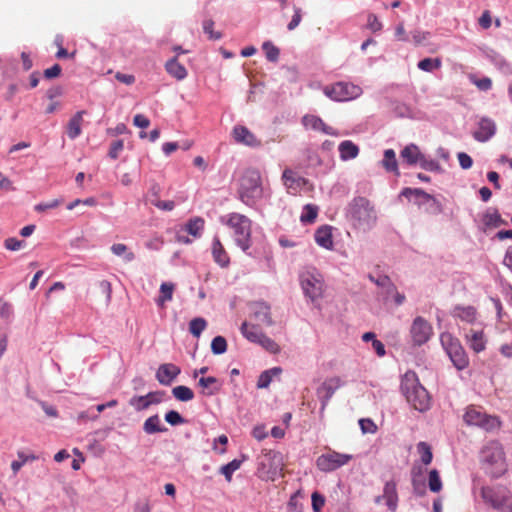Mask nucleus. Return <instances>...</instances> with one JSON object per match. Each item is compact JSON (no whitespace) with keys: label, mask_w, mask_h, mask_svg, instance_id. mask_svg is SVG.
Listing matches in <instances>:
<instances>
[{"label":"nucleus","mask_w":512,"mask_h":512,"mask_svg":"<svg viewBox=\"0 0 512 512\" xmlns=\"http://www.w3.org/2000/svg\"><path fill=\"white\" fill-rule=\"evenodd\" d=\"M198 385L202 388L201 393L205 396H212L220 390L219 381L213 376L201 377Z\"/></svg>","instance_id":"25"},{"label":"nucleus","mask_w":512,"mask_h":512,"mask_svg":"<svg viewBox=\"0 0 512 512\" xmlns=\"http://www.w3.org/2000/svg\"><path fill=\"white\" fill-rule=\"evenodd\" d=\"M61 66L59 64H54L52 67L44 70V77L46 79H52L60 76L61 74Z\"/></svg>","instance_id":"63"},{"label":"nucleus","mask_w":512,"mask_h":512,"mask_svg":"<svg viewBox=\"0 0 512 512\" xmlns=\"http://www.w3.org/2000/svg\"><path fill=\"white\" fill-rule=\"evenodd\" d=\"M481 497L485 503L491 505L494 509L501 511L510 497H506L498 490L492 487H483Z\"/></svg>","instance_id":"16"},{"label":"nucleus","mask_w":512,"mask_h":512,"mask_svg":"<svg viewBox=\"0 0 512 512\" xmlns=\"http://www.w3.org/2000/svg\"><path fill=\"white\" fill-rule=\"evenodd\" d=\"M4 246L8 250L17 251L24 246V242L12 237L5 240Z\"/></svg>","instance_id":"60"},{"label":"nucleus","mask_w":512,"mask_h":512,"mask_svg":"<svg viewBox=\"0 0 512 512\" xmlns=\"http://www.w3.org/2000/svg\"><path fill=\"white\" fill-rule=\"evenodd\" d=\"M316 243L326 249H331L333 246L332 232L329 226H322L315 232Z\"/></svg>","instance_id":"26"},{"label":"nucleus","mask_w":512,"mask_h":512,"mask_svg":"<svg viewBox=\"0 0 512 512\" xmlns=\"http://www.w3.org/2000/svg\"><path fill=\"white\" fill-rule=\"evenodd\" d=\"M352 458L353 456L350 454L329 451L328 453L320 455L316 459V466L320 471L332 472L348 464Z\"/></svg>","instance_id":"10"},{"label":"nucleus","mask_w":512,"mask_h":512,"mask_svg":"<svg viewBox=\"0 0 512 512\" xmlns=\"http://www.w3.org/2000/svg\"><path fill=\"white\" fill-rule=\"evenodd\" d=\"M457 157L461 168L466 170L472 167L473 160L467 153L460 152L458 153Z\"/></svg>","instance_id":"62"},{"label":"nucleus","mask_w":512,"mask_h":512,"mask_svg":"<svg viewBox=\"0 0 512 512\" xmlns=\"http://www.w3.org/2000/svg\"><path fill=\"white\" fill-rule=\"evenodd\" d=\"M165 420L172 426L185 423V419L175 410H170L165 414Z\"/></svg>","instance_id":"52"},{"label":"nucleus","mask_w":512,"mask_h":512,"mask_svg":"<svg viewBox=\"0 0 512 512\" xmlns=\"http://www.w3.org/2000/svg\"><path fill=\"white\" fill-rule=\"evenodd\" d=\"M440 341L453 365L458 370L465 369L469 364V359L459 340L452 334L444 332L440 336Z\"/></svg>","instance_id":"6"},{"label":"nucleus","mask_w":512,"mask_h":512,"mask_svg":"<svg viewBox=\"0 0 512 512\" xmlns=\"http://www.w3.org/2000/svg\"><path fill=\"white\" fill-rule=\"evenodd\" d=\"M281 459L282 457L279 452L273 450H265L263 451L259 466L268 472H276L282 466Z\"/></svg>","instance_id":"18"},{"label":"nucleus","mask_w":512,"mask_h":512,"mask_svg":"<svg viewBox=\"0 0 512 512\" xmlns=\"http://www.w3.org/2000/svg\"><path fill=\"white\" fill-rule=\"evenodd\" d=\"M165 69L171 77L178 81L185 79L188 75L187 69L179 63L177 56L166 62Z\"/></svg>","instance_id":"23"},{"label":"nucleus","mask_w":512,"mask_h":512,"mask_svg":"<svg viewBox=\"0 0 512 512\" xmlns=\"http://www.w3.org/2000/svg\"><path fill=\"white\" fill-rule=\"evenodd\" d=\"M419 453L421 454V461L428 465L431 463L433 455L430 446L425 442H420L417 446Z\"/></svg>","instance_id":"47"},{"label":"nucleus","mask_w":512,"mask_h":512,"mask_svg":"<svg viewBox=\"0 0 512 512\" xmlns=\"http://www.w3.org/2000/svg\"><path fill=\"white\" fill-rule=\"evenodd\" d=\"M318 208L315 205L307 204L304 207L300 220L302 223H313L317 217Z\"/></svg>","instance_id":"41"},{"label":"nucleus","mask_w":512,"mask_h":512,"mask_svg":"<svg viewBox=\"0 0 512 512\" xmlns=\"http://www.w3.org/2000/svg\"><path fill=\"white\" fill-rule=\"evenodd\" d=\"M402 195L405 197H409L410 195H415L416 197L422 198L425 201H429L432 199V196L426 193L424 190L420 188H405L402 191Z\"/></svg>","instance_id":"51"},{"label":"nucleus","mask_w":512,"mask_h":512,"mask_svg":"<svg viewBox=\"0 0 512 512\" xmlns=\"http://www.w3.org/2000/svg\"><path fill=\"white\" fill-rule=\"evenodd\" d=\"M301 20V9L298 7H294V15L292 16L291 21L287 25L288 30H294L300 24Z\"/></svg>","instance_id":"61"},{"label":"nucleus","mask_w":512,"mask_h":512,"mask_svg":"<svg viewBox=\"0 0 512 512\" xmlns=\"http://www.w3.org/2000/svg\"><path fill=\"white\" fill-rule=\"evenodd\" d=\"M174 288H175V286L172 283H162L160 286L161 295L159 298V302L163 303L165 301L171 300Z\"/></svg>","instance_id":"50"},{"label":"nucleus","mask_w":512,"mask_h":512,"mask_svg":"<svg viewBox=\"0 0 512 512\" xmlns=\"http://www.w3.org/2000/svg\"><path fill=\"white\" fill-rule=\"evenodd\" d=\"M160 192H161L160 185L158 183H152L148 190V193L146 195V200L151 205L154 206L157 203V201L160 200Z\"/></svg>","instance_id":"48"},{"label":"nucleus","mask_w":512,"mask_h":512,"mask_svg":"<svg viewBox=\"0 0 512 512\" xmlns=\"http://www.w3.org/2000/svg\"><path fill=\"white\" fill-rule=\"evenodd\" d=\"M383 167L389 172H395L399 174L396 155L394 150L387 149L384 152V158L382 160Z\"/></svg>","instance_id":"36"},{"label":"nucleus","mask_w":512,"mask_h":512,"mask_svg":"<svg viewBox=\"0 0 512 512\" xmlns=\"http://www.w3.org/2000/svg\"><path fill=\"white\" fill-rule=\"evenodd\" d=\"M85 111H78L67 124V135L70 139H75L81 134L83 115Z\"/></svg>","instance_id":"24"},{"label":"nucleus","mask_w":512,"mask_h":512,"mask_svg":"<svg viewBox=\"0 0 512 512\" xmlns=\"http://www.w3.org/2000/svg\"><path fill=\"white\" fill-rule=\"evenodd\" d=\"M283 185L287 189V192L292 195H297L306 186L312 189V185L308 179L298 175L295 171L290 168H286L282 173Z\"/></svg>","instance_id":"12"},{"label":"nucleus","mask_w":512,"mask_h":512,"mask_svg":"<svg viewBox=\"0 0 512 512\" xmlns=\"http://www.w3.org/2000/svg\"><path fill=\"white\" fill-rule=\"evenodd\" d=\"M410 333L414 344L420 346L430 339L433 330L429 322H413Z\"/></svg>","instance_id":"15"},{"label":"nucleus","mask_w":512,"mask_h":512,"mask_svg":"<svg viewBox=\"0 0 512 512\" xmlns=\"http://www.w3.org/2000/svg\"><path fill=\"white\" fill-rule=\"evenodd\" d=\"M172 395L179 401L188 402L193 400L194 392L187 386L179 385L172 389Z\"/></svg>","instance_id":"37"},{"label":"nucleus","mask_w":512,"mask_h":512,"mask_svg":"<svg viewBox=\"0 0 512 512\" xmlns=\"http://www.w3.org/2000/svg\"><path fill=\"white\" fill-rule=\"evenodd\" d=\"M324 94L333 101H349L357 98L362 90L359 86L347 82H337L333 85L325 86Z\"/></svg>","instance_id":"9"},{"label":"nucleus","mask_w":512,"mask_h":512,"mask_svg":"<svg viewBox=\"0 0 512 512\" xmlns=\"http://www.w3.org/2000/svg\"><path fill=\"white\" fill-rule=\"evenodd\" d=\"M123 148H124L123 140L113 141L110 145V149H109V153H108L109 157L112 159H117L119 156V153L123 150Z\"/></svg>","instance_id":"58"},{"label":"nucleus","mask_w":512,"mask_h":512,"mask_svg":"<svg viewBox=\"0 0 512 512\" xmlns=\"http://www.w3.org/2000/svg\"><path fill=\"white\" fill-rule=\"evenodd\" d=\"M232 135L234 140L239 144L249 147H258L261 145V141L245 126H235Z\"/></svg>","instance_id":"17"},{"label":"nucleus","mask_w":512,"mask_h":512,"mask_svg":"<svg viewBox=\"0 0 512 512\" xmlns=\"http://www.w3.org/2000/svg\"><path fill=\"white\" fill-rule=\"evenodd\" d=\"M401 391L407 402L417 411L426 412L431 407V397L413 371H407L401 380Z\"/></svg>","instance_id":"1"},{"label":"nucleus","mask_w":512,"mask_h":512,"mask_svg":"<svg viewBox=\"0 0 512 512\" xmlns=\"http://www.w3.org/2000/svg\"><path fill=\"white\" fill-rule=\"evenodd\" d=\"M227 226L233 230L236 244L246 251L251 246V220L239 213H230L226 221L222 219Z\"/></svg>","instance_id":"5"},{"label":"nucleus","mask_w":512,"mask_h":512,"mask_svg":"<svg viewBox=\"0 0 512 512\" xmlns=\"http://www.w3.org/2000/svg\"><path fill=\"white\" fill-rule=\"evenodd\" d=\"M241 333L250 342L259 344L264 349L271 353H278L280 348L279 345L267 337L260 329L259 325L253 322H242Z\"/></svg>","instance_id":"8"},{"label":"nucleus","mask_w":512,"mask_h":512,"mask_svg":"<svg viewBox=\"0 0 512 512\" xmlns=\"http://www.w3.org/2000/svg\"><path fill=\"white\" fill-rule=\"evenodd\" d=\"M422 153L418 146L410 144L401 151V158L408 165H415L422 159Z\"/></svg>","instance_id":"27"},{"label":"nucleus","mask_w":512,"mask_h":512,"mask_svg":"<svg viewBox=\"0 0 512 512\" xmlns=\"http://www.w3.org/2000/svg\"><path fill=\"white\" fill-rule=\"evenodd\" d=\"M181 373L179 366L173 363H164L156 371L157 381L164 386H170Z\"/></svg>","instance_id":"14"},{"label":"nucleus","mask_w":512,"mask_h":512,"mask_svg":"<svg viewBox=\"0 0 512 512\" xmlns=\"http://www.w3.org/2000/svg\"><path fill=\"white\" fill-rule=\"evenodd\" d=\"M160 423H161V421L157 414L150 416L149 418H147L145 420L144 425H143V430L147 434H154V433L166 431V428L161 427Z\"/></svg>","instance_id":"34"},{"label":"nucleus","mask_w":512,"mask_h":512,"mask_svg":"<svg viewBox=\"0 0 512 512\" xmlns=\"http://www.w3.org/2000/svg\"><path fill=\"white\" fill-rule=\"evenodd\" d=\"M369 279L382 289L389 288L394 290V284L386 275L379 276L378 278H374L372 275H369Z\"/></svg>","instance_id":"54"},{"label":"nucleus","mask_w":512,"mask_h":512,"mask_svg":"<svg viewBox=\"0 0 512 512\" xmlns=\"http://www.w3.org/2000/svg\"><path fill=\"white\" fill-rule=\"evenodd\" d=\"M349 215L353 225L362 230H370L376 223L377 215L370 201L365 197H356L349 205Z\"/></svg>","instance_id":"2"},{"label":"nucleus","mask_w":512,"mask_h":512,"mask_svg":"<svg viewBox=\"0 0 512 512\" xmlns=\"http://www.w3.org/2000/svg\"><path fill=\"white\" fill-rule=\"evenodd\" d=\"M468 78L480 91H488L492 88V80L489 77L478 78L475 74H470Z\"/></svg>","instance_id":"40"},{"label":"nucleus","mask_w":512,"mask_h":512,"mask_svg":"<svg viewBox=\"0 0 512 512\" xmlns=\"http://www.w3.org/2000/svg\"><path fill=\"white\" fill-rule=\"evenodd\" d=\"M359 425L363 433H375L377 426L371 419H360Z\"/></svg>","instance_id":"59"},{"label":"nucleus","mask_w":512,"mask_h":512,"mask_svg":"<svg viewBox=\"0 0 512 512\" xmlns=\"http://www.w3.org/2000/svg\"><path fill=\"white\" fill-rule=\"evenodd\" d=\"M242 461L234 459L231 462L221 467V474H223L227 481H231L233 473L241 466Z\"/></svg>","instance_id":"42"},{"label":"nucleus","mask_w":512,"mask_h":512,"mask_svg":"<svg viewBox=\"0 0 512 512\" xmlns=\"http://www.w3.org/2000/svg\"><path fill=\"white\" fill-rule=\"evenodd\" d=\"M367 28L371 30L372 32H378L382 29V23L379 21L378 17L373 14L369 13L367 16Z\"/></svg>","instance_id":"55"},{"label":"nucleus","mask_w":512,"mask_h":512,"mask_svg":"<svg viewBox=\"0 0 512 512\" xmlns=\"http://www.w3.org/2000/svg\"><path fill=\"white\" fill-rule=\"evenodd\" d=\"M466 338L470 344L471 349L476 353H479L485 349L486 340L482 331H471L470 334L466 335Z\"/></svg>","instance_id":"31"},{"label":"nucleus","mask_w":512,"mask_h":512,"mask_svg":"<svg viewBox=\"0 0 512 512\" xmlns=\"http://www.w3.org/2000/svg\"><path fill=\"white\" fill-rule=\"evenodd\" d=\"M262 49L270 62H276L278 60L280 51L275 45L270 42H265L263 43Z\"/></svg>","instance_id":"45"},{"label":"nucleus","mask_w":512,"mask_h":512,"mask_svg":"<svg viewBox=\"0 0 512 512\" xmlns=\"http://www.w3.org/2000/svg\"><path fill=\"white\" fill-rule=\"evenodd\" d=\"M442 65L440 58H424L417 64L418 68L425 72H432L435 69H439Z\"/></svg>","instance_id":"39"},{"label":"nucleus","mask_w":512,"mask_h":512,"mask_svg":"<svg viewBox=\"0 0 512 512\" xmlns=\"http://www.w3.org/2000/svg\"><path fill=\"white\" fill-rule=\"evenodd\" d=\"M343 385L339 377H331L326 379L316 390V395L321 402V410L323 411L335 391Z\"/></svg>","instance_id":"13"},{"label":"nucleus","mask_w":512,"mask_h":512,"mask_svg":"<svg viewBox=\"0 0 512 512\" xmlns=\"http://www.w3.org/2000/svg\"><path fill=\"white\" fill-rule=\"evenodd\" d=\"M205 221L201 217H194L191 218L186 224H185V231L192 235L195 238H198L201 236L202 231L204 229Z\"/></svg>","instance_id":"33"},{"label":"nucleus","mask_w":512,"mask_h":512,"mask_svg":"<svg viewBox=\"0 0 512 512\" xmlns=\"http://www.w3.org/2000/svg\"><path fill=\"white\" fill-rule=\"evenodd\" d=\"M482 221L488 228H497L507 224L496 209L487 210L482 217Z\"/></svg>","instance_id":"30"},{"label":"nucleus","mask_w":512,"mask_h":512,"mask_svg":"<svg viewBox=\"0 0 512 512\" xmlns=\"http://www.w3.org/2000/svg\"><path fill=\"white\" fill-rule=\"evenodd\" d=\"M211 252L213 260L222 268H226L230 264V257L226 252L219 237L215 236L212 240Z\"/></svg>","instance_id":"20"},{"label":"nucleus","mask_w":512,"mask_h":512,"mask_svg":"<svg viewBox=\"0 0 512 512\" xmlns=\"http://www.w3.org/2000/svg\"><path fill=\"white\" fill-rule=\"evenodd\" d=\"M250 316L257 320H265L270 317V307L262 301H255L249 304Z\"/></svg>","instance_id":"28"},{"label":"nucleus","mask_w":512,"mask_h":512,"mask_svg":"<svg viewBox=\"0 0 512 512\" xmlns=\"http://www.w3.org/2000/svg\"><path fill=\"white\" fill-rule=\"evenodd\" d=\"M383 497L388 509L395 512L398 506L397 485L394 480L387 481L383 488Z\"/></svg>","instance_id":"22"},{"label":"nucleus","mask_w":512,"mask_h":512,"mask_svg":"<svg viewBox=\"0 0 512 512\" xmlns=\"http://www.w3.org/2000/svg\"><path fill=\"white\" fill-rule=\"evenodd\" d=\"M211 350L214 354H223L227 350L226 339L222 336H216L211 342Z\"/></svg>","instance_id":"46"},{"label":"nucleus","mask_w":512,"mask_h":512,"mask_svg":"<svg viewBox=\"0 0 512 512\" xmlns=\"http://www.w3.org/2000/svg\"><path fill=\"white\" fill-rule=\"evenodd\" d=\"M280 372L281 369L278 367L263 371L258 378L257 388H267L270 385L273 376L279 374Z\"/></svg>","instance_id":"38"},{"label":"nucleus","mask_w":512,"mask_h":512,"mask_svg":"<svg viewBox=\"0 0 512 512\" xmlns=\"http://www.w3.org/2000/svg\"><path fill=\"white\" fill-rule=\"evenodd\" d=\"M165 396L164 391H155V392H149L147 394L149 404H159L162 402L163 397Z\"/></svg>","instance_id":"64"},{"label":"nucleus","mask_w":512,"mask_h":512,"mask_svg":"<svg viewBox=\"0 0 512 512\" xmlns=\"http://www.w3.org/2000/svg\"><path fill=\"white\" fill-rule=\"evenodd\" d=\"M238 193L241 201L248 206H253L262 197V178L257 169L245 170L240 179Z\"/></svg>","instance_id":"3"},{"label":"nucleus","mask_w":512,"mask_h":512,"mask_svg":"<svg viewBox=\"0 0 512 512\" xmlns=\"http://www.w3.org/2000/svg\"><path fill=\"white\" fill-rule=\"evenodd\" d=\"M338 150L340 153V158L343 161L354 159L359 154L358 146L350 140H345V141L341 142L339 144Z\"/></svg>","instance_id":"29"},{"label":"nucleus","mask_w":512,"mask_h":512,"mask_svg":"<svg viewBox=\"0 0 512 512\" xmlns=\"http://www.w3.org/2000/svg\"><path fill=\"white\" fill-rule=\"evenodd\" d=\"M481 459L493 468L489 471L492 477H499L505 471L504 452L500 443L489 442L481 451Z\"/></svg>","instance_id":"7"},{"label":"nucleus","mask_w":512,"mask_h":512,"mask_svg":"<svg viewBox=\"0 0 512 512\" xmlns=\"http://www.w3.org/2000/svg\"><path fill=\"white\" fill-rule=\"evenodd\" d=\"M299 280L304 295L312 302L323 298L326 288L324 277L316 268L304 269L299 275Z\"/></svg>","instance_id":"4"},{"label":"nucleus","mask_w":512,"mask_h":512,"mask_svg":"<svg viewBox=\"0 0 512 512\" xmlns=\"http://www.w3.org/2000/svg\"><path fill=\"white\" fill-rule=\"evenodd\" d=\"M17 457L18 460H15L11 463V469L14 475H16L27 462L35 461L38 459V456L34 453H26L25 451H18Z\"/></svg>","instance_id":"32"},{"label":"nucleus","mask_w":512,"mask_h":512,"mask_svg":"<svg viewBox=\"0 0 512 512\" xmlns=\"http://www.w3.org/2000/svg\"><path fill=\"white\" fill-rule=\"evenodd\" d=\"M214 22L211 19L205 20L203 22V30L206 34H208L210 39L218 40L221 38V34L219 32H214L213 30Z\"/></svg>","instance_id":"57"},{"label":"nucleus","mask_w":512,"mask_h":512,"mask_svg":"<svg viewBox=\"0 0 512 512\" xmlns=\"http://www.w3.org/2000/svg\"><path fill=\"white\" fill-rule=\"evenodd\" d=\"M312 509L314 512H320L325 505V497L315 491L311 495Z\"/></svg>","instance_id":"53"},{"label":"nucleus","mask_w":512,"mask_h":512,"mask_svg":"<svg viewBox=\"0 0 512 512\" xmlns=\"http://www.w3.org/2000/svg\"><path fill=\"white\" fill-rule=\"evenodd\" d=\"M129 404L137 411L145 410L150 406L147 395L133 396L129 400Z\"/></svg>","instance_id":"44"},{"label":"nucleus","mask_w":512,"mask_h":512,"mask_svg":"<svg viewBox=\"0 0 512 512\" xmlns=\"http://www.w3.org/2000/svg\"><path fill=\"white\" fill-rule=\"evenodd\" d=\"M111 252L116 256L123 257L125 262H131L135 259V254L123 243L113 244L111 246Z\"/></svg>","instance_id":"35"},{"label":"nucleus","mask_w":512,"mask_h":512,"mask_svg":"<svg viewBox=\"0 0 512 512\" xmlns=\"http://www.w3.org/2000/svg\"><path fill=\"white\" fill-rule=\"evenodd\" d=\"M415 45H422L430 38V32L414 30L411 32Z\"/></svg>","instance_id":"56"},{"label":"nucleus","mask_w":512,"mask_h":512,"mask_svg":"<svg viewBox=\"0 0 512 512\" xmlns=\"http://www.w3.org/2000/svg\"><path fill=\"white\" fill-rule=\"evenodd\" d=\"M428 485H429V489L435 493L439 492L442 489V481H441L439 473L436 469H433L429 472Z\"/></svg>","instance_id":"43"},{"label":"nucleus","mask_w":512,"mask_h":512,"mask_svg":"<svg viewBox=\"0 0 512 512\" xmlns=\"http://www.w3.org/2000/svg\"><path fill=\"white\" fill-rule=\"evenodd\" d=\"M495 131V123L488 118H483L480 120L479 127L474 132L473 136L477 141L485 142L495 134Z\"/></svg>","instance_id":"21"},{"label":"nucleus","mask_w":512,"mask_h":512,"mask_svg":"<svg viewBox=\"0 0 512 512\" xmlns=\"http://www.w3.org/2000/svg\"><path fill=\"white\" fill-rule=\"evenodd\" d=\"M464 420L469 425L479 426L487 431L497 429L500 426V421L497 417L489 416L474 407L467 409Z\"/></svg>","instance_id":"11"},{"label":"nucleus","mask_w":512,"mask_h":512,"mask_svg":"<svg viewBox=\"0 0 512 512\" xmlns=\"http://www.w3.org/2000/svg\"><path fill=\"white\" fill-rule=\"evenodd\" d=\"M419 165L422 169L427 171H441L440 164L436 160L426 158L425 155H422V159H420Z\"/></svg>","instance_id":"49"},{"label":"nucleus","mask_w":512,"mask_h":512,"mask_svg":"<svg viewBox=\"0 0 512 512\" xmlns=\"http://www.w3.org/2000/svg\"><path fill=\"white\" fill-rule=\"evenodd\" d=\"M302 124L307 129L320 131V132H322L324 134H328V135H336V132L334 131V129L332 127L326 125L324 123V121L316 115L307 114V115L303 116Z\"/></svg>","instance_id":"19"}]
</instances>
